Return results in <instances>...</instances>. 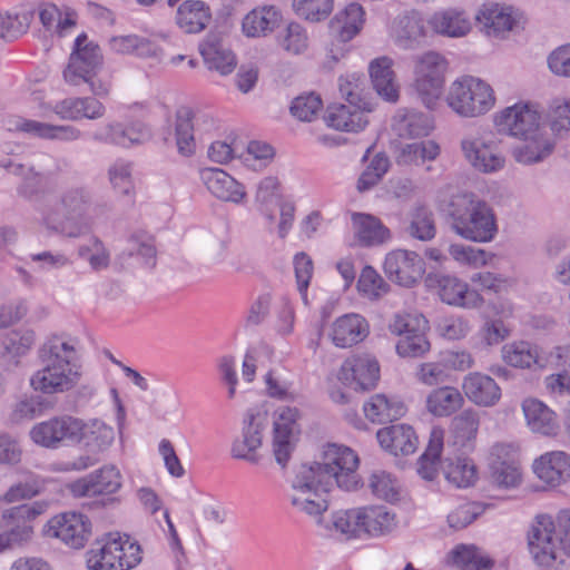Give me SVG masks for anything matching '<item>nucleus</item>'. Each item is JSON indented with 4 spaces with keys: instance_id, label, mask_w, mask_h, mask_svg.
Returning <instances> with one entry per match:
<instances>
[{
    "instance_id": "2f4dec72",
    "label": "nucleus",
    "mask_w": 570,
    "mask_h": 570,
    "mask_svg": "<svg viewBox=\"0 0 570 570\" xmlns=\"http://www.w3.org/2000/svg\"><path fill=\"white\" fill-rule=\"evenodd\" d=\"M36 343V333L28 327H19L6 334L2 340L0 361L7 372L21 366V360L32 350Z\"/></svg>"
},
{
    "instance_id": "e433bc0d",
    "label": "nucleus",
    "mask_w": 570,
    "mask_h": 570,
    "mask_svg": "<svg viewBox=\"0 0 570 570\" xmlns=\"http://www.w3.org/2000/svg\"><path fill=\"white\" fill-rule=\"evenodd\" d=\"M376 439L381 448L392 455L413 454L419 445L414 429L403 423L380 429Z\"/></svg>"
},
{
    "instance_id": "c85d7f7f",
    "label": "nucleus",
    "mask_w": 570,
    "mask_h": 570,
    "mask_svg": "<svg viewBox=\"0 0 570 570\" xmlns=\"http://www.w3.org/2000/svg\"><path fill=\"white\" fill-rule=\"evenodd\" d=\"M10 130L39 139L65 142L79 140L82 136L80 129L71 125H53L23 117L12 118L10 120Z\"/></svg>"
},
{
    "instance_id": "bb28decb",
    "label": "nucleus",
    "mask_w": 570,
    "mask_h": 570,
    "mask_svg": "<svg viewBox=\"0 0 570 570\" xmlns=\"http://www.w3.org/2000/svg\"><path fill=\"white\" fill-rule=\"evenodd\" d=\"M384 271L392 281L409 287L421 279L425 269L423 259L416 253L396 249L386 255Z\"/></svg>"
},
{
    "instance_id": "1a4fd4ad",
    "label": "nucleus",
    "mask_w": 570,
    "mask_h": 570,
    "mask_svg": "<svg viewBox=\"0 0 570 570\" xmlns=\"http://www.w3.org/2000/svg\"><path fill=\"white\" fill-rule=\"evenodd\" d=\"M320 478L307 464L297 468L288 492L293 509L323 527V515L328 509L326 493L332 487L318 482Z\"/></svg>"
},
{
    "instance_id": "5701e85b",
    "label": "nucleus",
    "mask_w": 570,
    "mask_h": 570,
    "mask_svg": "<svg viewBox=\"0 0 570 570\" xmlns=\"http://www.w3.org/2000/svg\"><path fill=\"white\" fill-rule=\"evenodd\" d=\"M215 127L212 116L195 112L189 107H180L176 112V145L178 153L190 156L196 149V137L209 132Z\"/></svg>"
},
{
    "instance_id": "e2e57ef3",
    "label": "nucleus",
    "mask_w": 570,
    "mask_h": 570,
    "mask_svg": "<svg viewBox=\"0 0 570 570\" xmlns=\"http://www.w3.org/2000/svg\"><path fill=\"white\" fill-rule=\"evenodd\" d=\"M389 167L390 160L384 154L379 153L373 156L365 169L361 173L357 179L356 189L360 193L372 189L382 180L383 176L387 173Z\"/></svg>"
},
{
    "instance_id": "f3484780",
    "label": "nucleus",
    "mask_w": 570,
    "mask_h": 570,
    "mask_svg": "<svg viewBox=\"0 0 570 570\" xmlns=\"http://www.w3.org/2000/svg\"><path fill=\"white\" fill-rule=\"evenodd\" d=\"M122 487V474L115 464H104L99 469L86 474L67 485L73 498H96L111 495Z\"/></svg>"
},
{
    "instance_id": "a878e982",
    "label": "nucleus",
    "mask_w": 570,
    "mask_h": 570,
    "mask_svg": "<svg viewBox=\"0 0 570 570\" xmlns=\"http://www.w3.org/2000/svg\"><path fill=\"white\" fill-rule=\"evenodd\" d=\"M338 379L354 390L373 389L380 379L379 362L370 354L353 355L343 362Z\"/></svg>"
},
{
    "instance_id": "7ed1b4c3",
    "label": "nucleus",
    "mask_w": 570,
    "mask_h": 570,
    "mask_svg": "<svg viewBox=\"0 0 570 570\" xmlns=\"http://www.w3.org/2000/svg\"><path fill=\"white\" fill-rule=\"evenodd\" d=\"M448 214L451 229L463 239L489 243L498 234L493 208L474 193L464 191L452 196Z\"/></svg>"
},
{
    "instance_id": "ddd939ff",
    "label": "nucleus",
    "mask_w": 570,
    "mask_h": 570,
    "mask_svg": "<svg viewBox=\"0 0 570 570\" xmlns=\"http://www.w3.org/2000/svg\"><path fill=\"white\" fill-rule=\"evenodd\" d=\"M269 426L268 411L264 406H253L246 411L242 430L230 449L232 456L250 463L259 461L258 451L263 446L265 432Z\"/></svg>"
},
{
    "instance_id": "aec40b11",
    "label": "nucleus",
    "mask_w": 570,
    "mask_h": 570,
    "mask_svg": "<svg viewBox=\"0 0 570 570\" xmlns=\"http://www.w3.org/2000/svg\"><path fill=\"white\" fill-rule=\"evenodd\" d=\"M428 20L417 10L399 13L391 22L390 38L403 50H415L426 43L430 35Z\"/></svg>"
},
{
    "instance_id": "8fccbe9b",
    "label": "nucleus",
    "mask_w": 570,
    "mask_h": 570,
    "mask_svg": "<svg viewBox=\"0 0 570 570\" xmlns=\"http://www.w3.org/2000/svg\"><path fill=\"white\" fill-rule=\"evenodd\" d=\"M109 47L116 53L129 55L135 53L141 58L160 59L161 49L150 40L136 36H116L109 39Z\"/></svg>"
},
{
    "instance_id": "13d9d810",
    "label": "nucleus",
    "mask_w": 570,
    "mask_h": 570,
    "mask_svg": "<svg viewBox=\"0 0 570 570\" xmlns=\"http://www.w3.org/2000/svg\"><path fill=\"white\" fill-rule=\"evenodd\" d=\"M440 155V146L434 140H422L401 146L396 161L399 165H421L432 161Z\"/></svg>"
},
{
    "instance_id": "f03ea898",
    "label": "nucleus",
    "mask_w": 570,
    "mask_h": 570,
    "mask_svg": "<svg viewBox=\"0 0 570 570\" xmlns=\"http://www.w3.org/2000/svg\"><path fill=\"white\" fill-rule=\"evenodd\" d=\"M529 552L535 564L544 570L556 569L570 558V509L556 518L541 513L534 517L528 531Z\"/></svg>"
},
{
    "instance_id": "f257e3e1",
    "label": "nucleus",
    "mask_w": 570,
    "mask_h": 570,
    "mask_svg": "<svg viewBox=\"0 0 570 570\" xmlns=\"http://www.w3.org/2000/svg\"><path fill=\"white\" fill-rule=\"evenodd\" d=\"M78 342L71 337L53 336L42 350L43 366L30 377V386L43 394L72 390L81 377L77 358Z\"/></svg>"
},
{
    "instance_id": "20e7f679",
    "label": "nucleus",
    "mask_w": 570,
    "mask_h": 570,
    "mask_svg": "<svg viewBox=\"0 0 570 570\" xmlns=\"http://www.w3.org/2000/svg\"><path fill=\"white\" fill-rule=\"evenodd\" d=\"M92 194L83 184H72L62 189L59 209L48 208L42 213L43 226L69 238H79L91 229L89 210Z\"/></svg>"
},
{
    "instance_id": "864d4df0",
    "label": "nucleus",
    "mask_w": 570,
    "mask_h": 570,
    "mask_svg": "<svg viewBox=\"0 0 570 570\" xmlns=\"http://www.w3.org/2000/svg\"><path fill=\"white\" fill-rule=\"evenodd\" d=\"M520 139L524 142L513 149V157L519 164L531 165L539 163L552 151V144L543 135V129L535 132L533 137Z\"/></svg>"
},
{
    "instance_id": "5fc2aeb1",
    "label": "nucleus",
    "mask_w": 570,
    "mask_h": 570,
    "mask_svg": "<svg viewBox=\"0 0 570 570\" xmlns=\"http://www.w3.org/2000/svg\"><path fill=\"white\" fill-rule=\"evenodd\" d=\"M404 233L414 239L429 242L436 234L435 220L431 209L425 206L414 207L407 215Z\"/></svg>"
},
{
    "instance_id": "c9c22d12",
    "label": "nucleus",
    "mask_w": 570,
    "mask_h": 570,
    "mask_svg": "<svg viewBox=\"0 0 570 570\" xmlns=\"http://www.w3.org/2000/svg\"><path fill=\"white\" fill-rule=\"evenodd\" d=\"M438 293L442 302L448 305L476 308L483 304V297L476 289L455 276L443 275L438 279Z\"/></svg>"
},
{
    "instance_id": "473e14b6",
    "label": "nucleus",
    "mask_w": 570,
    "mask_h": 570,
    "mask_svg": "<svg viewBox=\"0 0 570 570\" xmlns=\"http://www.w3.org/2000/svg\"><path fill=\"white\" fill-rule=\"evenodd\" d=\"M370 333L367 321L360 314H345L331 325L328 337L340 348L352 347L364 341Z\"/></svg>"
},
{
    "instance_id": "6e6d98bb",
    "label": "nucleus",
    "mask_w": 570,
    "mask_h": 570,
    "mask_svg": "<svg viewBox=\"0 0 570 570\" xmlns=\"http://www.w3.org/2000/svg\"><path fill=\"white\" fill-rule=\"evenodd\" d=\"M446 481L455 488H469L478 480V470L469 458L446 459L442 468Z\"/></svg>"
},
{
    "instance_id": "a211bd4d",
    "label": "nucleus",
    "mask_w": 570,
    "mask_h": 570,
    "mask_svg": "<svg viewBox=\"0 0 570 570\" xmlns=\"http://www.w3.org/2000/svg\"><path fill=\"white\" fill-rule=\"evenodd\" d=\"M101 63L102 55L99 47L89 41L86 35H80L76 38L75 49L63 70V79L70 86H80L90 75L97 73Z\"/></svg>"
},
{
    "instance_id": "c03bdc74",
    "label": "nucleus",
    "mask_w": 570,
    "mask_h": 570,
    "mask_svg": "<svg viewBox=\"0 0 570 570\" xmlns=\"http://www.w3.org/2000/svg\"><path fill=\"white\" fill-rule=\"evenodd\" d=\"M352 223L357 240L364 246L381 245L391 238L390 229L370 214L355 213Z\"/></svg>"
},
{
    "instance_id": "680f3d73",
    "label": "nucleus",
    "mask_w": 570,
    "mask_h": 570,
    "mask_svg": "<svg viewBox=\"0 0 570 570\" xmlns=\"http://www.w3.org/2000/svg\"><path fill=\"white\" fill-rule=\"evenodd\" d=\"M429 323L426 318L419 313H396L387 324V330L392 335L401 338L410 336L414 333L426 332Z\"/></svg>"
},
{
    "instance_id": "f704fd0d",
    "label": "nucleus",
    "mask_w": 570,
    "mask_h": 570,
    "mask_svg": "<svg viewBox=\"0 0 570 570\" xmlns=\"http://www.w3.org/2000/svg\"><path fill=\"white\" fill-rule=\"evenodd\" d=\"M463 396L478 406L492 407L501 399V389L493 377L481 372L466 374L461 384Z\"/></svg>"
},
{
    "instance_id": "4be33fe9",
    "label": "nucleus",
    "mask_w": 570,
    "mask_h": 570,
    "mask_svg": "<svg viewBox=\"0 0 570 570\" xmlns=\"http://www.w3.org/2000/svg\"><path fill=\"white\" fill-rule=\"evenodd\" d=\"M148 138L149 131L142 124L121 122L116 119L98 125L89 134V139L95 144L121 148L142 144Z\"/></svg>"
},
{
    "instance_id": "6ab92c4d",
    "label": "nucleus",
    "mask_w": 570,
    "mask_h": 570,
    "mask_svg": "<svg viewBox=\"0 0 570 570\" xmlns=\"http://www.w3.org/2000/svg\"><path fill=\"white\" fill-rule=\"evenodd\" d=\"M475 19L485 35L495 38H505L509 32L523 28L525 22L521 11L498 2L482 4Z\"/></svg>"
},
{
    "instance_id": "9b49d317",
    "label": "nucleus",
    "mask_w": 570,
    "mask_h": 570,
    "mask_svg": "<svg viewBox=\"0 0 570 570\" xmlns=\"http://www.w3.org/2000/svg\"><path fill=\"white\" fill-rule=\"evenodd\" d=\"M448 66V60L435 51L423 52L414 59L412 87L428 108H432L443 92Z\"/></svg>"
},
{
    "instance_id": "bf43d9fd",
    "label": "nucleus",
    "mask_w": 570,
    "mask_h": 570,
    "mask_svg": "<svg viewBox=\"0 0 570 570\" xmlns=\"http://www.w3.org/2000/svg\"><path fill=\"white\" fill-rule=\"evenodd\" d=\"M452 561L463 570H489L492 559L473 544H459L451 551Z\"/></svg>"
},
{
    "instance_id": "f8f14e48",
    "label": "nucleus",
    "mask_w": 570,
    "mask_h": 570,
    "mask_svg": "<svg viewBox=\"0 0 570 570\" xmlns=\"http://www.w3.org/2000/svg\"><path fill=\"white\" fill-rule=\"evenodd\" d=\"M460 147L465 161L478 173L489 175L505 167L500 141L491 132H468L462 137Z\"/></svg>"
},
{
    "instance_id": "412c9836",
    "label": "nucleus",
    "mask_w": 570,
    "mask_h": 570,
    "mask_svg": "<svg viewBox=\"0 0 570 570\" xmlns=\"http://www.w3.org/2000/svg\"><path fill=\"white\" fill-rule=\"evenodd\" d=\"M76 417L70 414L51 416L36 423L29 431V438L36 445L48 450L72 444L76 438Z\"/></svg>"
},
{
    "instance_id": "3c124183",
    "label": "nucleus",
    "mask_w": 570,
    "mask_h": 570,
    "mask_svg": "<svg viewBox=\"0 0 570 570\" xmlns=\"http://www.w3.org/2000/svg\"><path fill=\"white\" fill-rule=\"evenodd\" d=\"M433 128V119L430 115L414 110L397 115L394 121V130L403 138L426 137Z\"/></svg>"
},
{
    "instance_id": "4c0bfd02",
    "label": "nucleus",
    "mask_w": 570,
    "mask_h": 570,
    "mask_svg": "<svg viewBox=\"0 0 570 570\" xmlns=\"http://www.w3.org/2000/svg\"><path fill=\"white\" fill-rule=\"evenodd\" d=\"M199 51L207 68L222 76L232 73L237 66L235 53L215 33L206 36L199 43Z\"/></svg>"
},
{
    "instance_id": "69168bd1",
    "label": "nucleus",
    "mask_w": 570,
    "mask_h": 570,
    "mask_svg": "<svg viewBox=\"0 0 570 570\" xmlns=\"http://www.w3.org/2000/svg\"><path fill=\"white\" fill-rule=\"evenodd\" d=\"M415 380L425 386H441L450 380V373L442 356L435 361L422 362L414 372Z\"/></svg>"
},
{
    "instance_id": "0eeeda50",
    "label": "nucleus",
    "mask_w": 570,
    "mask_h": 570,
    "mask_svg": "<svg viewBox=\"0 0 570 570\" xmlns=\"http://www.w3.org/2000/svg\"><path fill=\"white\" fill-rule=\"evenodd\" d=\"M140 561V546L129 535L120 533H108L86 553L88 570H130Z\"/></svg>"
},
{
    "instance_id": "338daca9",
    "label": "nucleus",
    "mask_w": 570,
    "mask_h": 570,
    "mask_svg": "<svg viewBox=\"0 0 570 570\" xmlns=\"http://www.w3.org/2000/svg\"><path fill=\"white\" fill-rule=\"evenodd\" d=\"M78 257L88 262L94 271H101L109 266L110 253L97 237L90 238L77 249Z\"/></svg>"
},
{
    "instance_id": "4468645a",
    "label": "nucleus",
    "mask_w": 570,
    "mask_h": 570,
    "mask_svg": "<svg viewBox=\"0 0 570 570\" xmlns=\"http://www.w3.org/2000/svg\"><path fill=\"white\" fill-rule=\"evenodd\" d=\"M299 413L295 407L281 406L273 415L269 451L279 468L285 469L292 458L299 436Z\"/></svg>"
},
{
    "instance_id": "603ef678",
    "label": "nucleus",
    "mask_w": 570,
    "mask_h": 570,
    "mask_svg": "<svg viewBox=\"0 0 570 570\" xmlns=\"http://www.w3.org/2000/svg\"><path fill=\"white\" fill-rule=\"evenodd\" d=\"M501 356L505 364L518 368H531L542 365L539 357V347L527 341H513L501 348Z\"/></svg>"
},
{
    "instance_id": "6e6552de",
    "label": "nucleus",
    "mask_w": 570,
    "mask_h": 570,
    "mask_svg": "<svg viewBox=\"0 0 570 570\" xmlns=\"http://www.w3.org/2000/svg\"><path fill=\"white\" fill-rule=\"evenodd\" d=\"M360 460L350 448L338 444H327L321 460L308 464L320 478L318 482L337 485L345 491H354L361 485V479L356 473Z\"/></svg>"
},
{
    "instance_id": "09e8293b",
    "label": "nucleus",
    "mask_w": 570,
    "mask_h": 570,
    "mask_svg": "<svg viewBox=\"0 0 570 570\" xmlns=\"http://www.w3.org/2000/svg\"><path fill=\"white\" fill-rule=\"evenodd\" d=\"M444 431L434 426L430 432L429 443L417 461L419 475L428 481L435 479L439 472V460L443 450Z\"/></svg>"
},
{
    "instance_id": "cd10ccee",
    "label": "nucleus",
    "mask_w": 570,
    "mask_h": 570,
    "mask_svg": "<svg viewBox=\"0 0 570 570\" xmlns=\"http://www.w3.org/2000/svg\"><path fill=\"white\" fill-rule=\"evenodd\" d=\"M373 110L371 101L333 105L327 109L325 117L327 126L342 131L357 132L367 124V114Z\"/></svg>"
},
{
    "instance_id": "de8ad7c7",
    "label": "nucleus",
    "mask_w": 570,
    "mask_h": 570,
    "mask_svg": "<svg viewBox=\"0 0 570 570\" xmlns=\"http://www.w3.org/2000/svg\"><path fill=\"white\" fill-rule=\"evenodd\" d=\"M366 487L377 500L389 503L401 499V484L397 478L383 469H374L367 476Z\"/></svg>"
},
{
    "instance_id": "49530a36",
    "label": "nucleus",
    "mask_w": 570,
    "mask_h": 570,
    "mask_svg": "<svg viewBox=\"0 0 570 570\" xmlns=\"http://www.w3.org/2000/svg\"><path fill=\"white\" fill-rule=\"evenodd\" d=\"M363 411L371 422L382 424L402 416L405 413V406L395 397L377 393L364 403Z\"/></svg>"
},
{
    "instance_id": "ea45409f",
    "label": "nucleus",
    "mask_w": 570,
    "mask_h": 570,
    "mask_svg": "<svg viewBox=\"0 0 570 570\" xmlns=\"http://www.w3.org/2000/svg\"><path fill=\"white\" fill-rule=\"evenodd\" d=\"M464 405L462 392L453 385L432 389L425 397V410L434 417H449Z\"/></svg>"
},
{
    "instance_id": "052dcab7",
    "label": "nucleus",
    "mask_w": 570,
    "mask_h": 570,
    "mask_svg": "<svg viewBox=\"0 0 570 570\" xmlns=\"http://www.w3.org/2000/svg\"><path fill=\"white\" fill-rule=\"evenodd\" d=\"M39 18L48 30H55L62 36L76 24V14L72 11L62 12L53 3H43L39 8Z\"/></svg>"
},
{
    "instance_id": "39448f33",
    "label": "nucleus",
    "mask_w": 570,
    "mask_h": 570,
    "mask_svg": "<svg viewBox=\"0 0 570 570\" xmlns=\"http://www.w3.org/2000/svg\"><path fill=\"white\" fill-rule=\"evenodd\" d=\"M73 443L81 444L85 452L73 459L57 464L60 472H82L97 465L100 455L107 452L115 441V430L105 421L94 417H76Z\"/></svg>"
},
{
    "instance_id": "b1692460",
    "label": "nucleus",
    "mask_w": 570,
    "mask_h": 570,
    "mask_svg": "<svg viewBox=\"0 0 570 570\" xmlns=\"http://www.w3.org/2000/svg\"><path fill=\"white\" fill-rule=\"evenodd\" d=\"M199 178L208 193L220 202L238 206L247 202V191L244 184L236 180L224 169L202 168L199 170Z\"/></svg>"
},
{
    "instance_id": "4d7b16f0",
    "label": "nucleus",
    "mask_w": 570,
    "mask_h": 570,
    "mask_svg": "<svg viewBox=\"0 0 570 570\" xmlns=\"http://www.w3.org/2000/svg\"><path fill=\"white\" fill-rule=\"evenodd\" d=\"M364 22L365 12L363 7L356 2H351L336 13L332 26L338 31L343 41H348L361 31Z\"/></svg>"
},
{
    "instance_id": "393cba45",
    "label": "nucleus",
    "mask_w": 570,
    "mask_h": 570,
    "mask_svg": "<svg viewBox=\"0 0 570 570\" xmlns=\"http://www.w3.org/2000/svg\"><path fill=\"white\" fill-rule=\"evenodd\" d=\"M531 468L533 474L551 489L570 482V453L567 451H547L533 460Z\"/></svg>"
},
{
    "instance_id": "79ce46f5",
    "label": "nucleus",
    "mask_w": 570,
    "mask_h": 570,
    "mask_svg": "<svg viewBox=\"0 0 570 570\" xmlns=\"http://www.w3.org/2000/svg\"><path fill=\"white\" fill-rule=\"evenodd\" d=\"M430 31L436 35L460 38L471 30V22L463 11L445 9L435 11L428 19Z\"/></svg>"
},
{
    "instance_id": "9d476101",
    "label": "nucleus",
    "mask_w": 570,
    "mask_h": 570,
    "mask_svg": "<svg viewBox=\"0 0 570 570\" xmlns=\"http://www.w3.org/2000/svg\"><path fill=\"white\" fill-rule=\"evenodd\" d=\"M48 508L47 501H35L4 509L1 512V520L8 528L0 529V554L29 542L35 533L32 521Z\"/></svg>"
},
{
    "instance_id": "dca6fc26",
    "label": "nucleus",
    "mask_w": 570,
    "mask_h": 570,
    "mask_svg": "<svg viewBox=\"0 0 570 570\" xmlns=\"http://www.w3.org/2000/svg\"><path fill=\"white\" fill-rule=\"evenodd\" d=\"M42 533L69 548L81 549L90 538L91 523L82 513L63 512L50 518L43 525Z\"/></svg>"
},
{
    "instance_id": "2eb2a0df",
    "label": "nucleus",
    "mask_w": 570,
    "mask_h": 570,
    "mask_svg": "<svg viewBox=\"0 0 570 570\" xmlns=\"http://www.w3.org/2000/svg\"><path fill=\"white\" fill-rule=\"evenodd\" d=\"M493 124L499 132L515 138L533 137L543 129L538 107L529 101H519L497 111Z\"/></svg>"
},
{
    "instance_id": "423d86ee",
    "label": "nucleus",
    "mask_w": 570,
    "mask_h": 570,
    "mask_svg": "<svg viewBox=\"0 0 570 570\" xmlns=\"http://www.w3.org/2000/svg\"><path fill=\"white\" fill-rule=\"evenodd\" d=\"M445 102L459 117L478 118L493 109L497 97L489 82L479 77L464 75L450 83Z\"/></svg>"
},
{
    "instance_id": "c756f323",
    "label": "nucleus",
    "mask_w": 570,
    "mask_h": 570,
    "mask_svg": "<svg viewBox=\"0 0 570 570\" xmlns=\"http://www.w3.org/2000/svg\"><path fill=\"white\" fill-rule=\"evenodd\" d=\"M175 24L185 35H198L213 20L210 6L204 0H183L176 3Z\"/></svg>"
},
{
    "instance_id": "a19ab883",
    "label": "nucleus",
    "mask_w": 570,
    "mask_h": 570,
    "mask_svg": "<svg viewBox=\"0 0 570 570\" xmlns=\"http://www.w3.org/2000/svg\"><path fill=\"white\" fill-rule=\"evenodd\" d=\"M318 528L325 535L345 540L356 538L363 532L362 508L335 511L331 515V521H323V527Z\"/></svg>"
},
{
    "instance_id": "774afa93",
    "label": "nucleus",
    "mask_w": 570,
    "mask_h": 570,
    "mask_svg": "<svg viewBox=\"0 0 570 570\" xmlns=\"http://www.w3.org/2000/svg\"><path fill=\"white\" fill-rule=\"evenodd\" d=\"M323 108L322 99L314 92H307L293 99L289 111L299 121L311 122Z\"/></svg>"
},
{
    "instance_id": "a18cd8bd",
    "label": "nucleus",
    "mask_w": 570,
    "mask_h": 570,
    "mask_svg": "<svg viewBox=\"0 0 570 570\" xmlns=\"http://www.w3.org/2000/svg\"><path fill=\"white\" fill-rule=\"evenodd\" d=\"M370 77L377 95L390 102L399 99V86L394 80L392 61L387 57L374 59L368 67Z\"/></svg>"
},
{
    "instance_id": "7c9ffc66",
    "label": "nucleus",
    "mask_w": 570,
    "mask_h": 570,
    "mask_svg": "<svg viewBox=\"0 0 570 570\" xmlns=\"http://www.w3.org/2000/svg\"><path fill=\"white\" fill-rule=\"evenodd\" d=\"M521 409L528 429L535 434L546 438H556L560 432L557 413L542 401L527 397L522 401Z\"/></svg>"
},
{
    "instance_id": "37998d69",
    "label": "nucleus",
    "mask_w": 570,
    "mask_h": 570,
    "mask_svg": "<svg viewBox=\"0 0 570 570\" xmlns=\"http://www.w3.org/2000/svg\"><path fill=\"white\" fill-rule=\"evenodd\" d=\"M362 517L363 532L371 537L387 535L397 527L395 512L384 505L362 507Z\"/></svg>"
},
{
    "instance_id": "72a5a7b5",
    "label": "nucleus",
    "mask_w": 570,
    "mask_h": 570,
    "mask_svg": "<svg viewBox=\"0 0 570 570\" xmlns=\"http://www.w3.org/2000/svg\"><path fill=\"white\" fill-rule=\"evenodd\" d=\"M282 13L273 4H262L249 10L242 19L240 30L249 39L265 38L281 24Z\"/></svg>"
},
{
    "instance_id": "58836bf2",
    "label": "nucleus",
    "mask_w": 570,
    "mask_h": 570,
    "mask_svg": "<svg viewBox=\"0 0 570 570\" xmlns=\"http://www.w3.org/2000/svg\"><path fill=\"white\" fill-rule=\"evenodd\" d=\"M3 167L16 176L22 178V184L19 187V194L24 197H32L41 181L42 175H55L60 170V166L58 161L53 159L51 156H43L38 164V171H35L32 167H26L22 164H6Z\"/></svg>"
},
{
    "instance_id": "0e129e2a",
    "label": "nucleus",
    "mask_w": 570,
    "mask_h": 570,
    "mask_svg": "<svg viewBox=\"0 0 570 570\" xmlns=\"http://www.w3.org/2000/svg\"><path fill=\"white\" fill-rule=\"evenodd\" d=\"M451 424L455 442L463 446L475 439L480 419L474 410L466 409L454 416Z\"/></svg>"
}]
</instances>
